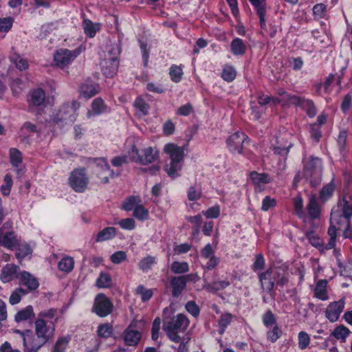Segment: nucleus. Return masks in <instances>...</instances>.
Instances as JSON below:
<instances>
[{
    "label": "nucleus",
    "mask_w": 352,
    "mask_h": 352,
    "mask_svg": "<svg viewBox=\"0 0 352 352\" xmlns=\"http://www.w3.org/2000/svg\"><path fill=\"white\" fill-rule=\"evenodd\" d=\"M272 327V329L267 332V339L274 343L280 337L282 331L277 324Z\"/></svg>",
    "instance_id": "8fccbe9b"
},
{
    "label": "nucleus",
    "mask_w": 352,
    "mask_h": 352,
    "mask_svg": "<svg viewBox=\"0 0 352 352\" xmlns=\"http://www.w3.org/2000/svg\"><path fill=\"white\" fill-rule=\"evenodd\" d=\"M18 266L14 264H7L1 269L0 275L1 280L4 283H9L17 277Z\"/></svg>",
    "instance_id": "aec40b11"
},
{
    "label": "nucleus",
    "mask_w": 352,
    "mask_h": 352,
    "mask_svg": "<svg viewBox=\"0 0 352 352\" xmlns=\"http://www.w3.org/2000/svg\"><path fill=\"white\" fill-rule=\"evenodd\" d=\"M69 341V338L67 337L59 338L54 345V352H64Z\"/></svg>",
    "instance_id": "bf43d9fd"
},
{
    "label": "nucleus",
    "mask_w": 352,
    "mask_h": 352,
    "mask_svg": "<svg viewBox=\"0 0 352 352\" xmlns=\"http://www.w3.org/2000/svg\"><path fill=\"white\" fill-rule=\"evenodd\" d=\"M112 285V279L110 274L105 272H101L96 281V286L100 289L109 288Z\"/></svg>",
    "instance_id": "473e14b6"
},
{
    "label": "nucleus",
    "mask_w": 352,
    "mask_h": 352,
    "mask_svg": "<svg viewBox=\"0 0 352 352\" xmlns=\"http://www.w3.org/2000/svg\"><path fill=\"white\" fill-rule=\"evenodd\" d=\"M81 52L80 47L74 50H59L54 55V60L58 66L63 67L71 63Z\"/></svg>",
    "instance_id": "9b49d317"
},
{
    "label": "nucleus",
    "mask_w": 352,
    "mask_h": 352,
    "mask_svg": "<svg viewBox=\"0 0 352 352\" xmlns=\"http://www.w3.org/2000/svg\"><path fill=\"white\" fill-rule=\"evenodd\" d=\"M79 107V104L76 102H74L71 105L65 104L54 115L52 118V120L55 123H59L60 122H74L76 118V110Z\"/></svg>",
    "instance_id": "6e6552de"
},
{
    "label": "nucleus",
    "mask_w": 352,
    "mask_h": 352,
    "mask_svg": "<svg viewBox=\"0 0 352 352\" xmlns=\"http://www.w3.org/2000/svg\"><path fill=\"white\" fill-rule=\"evenodd\" d=\"M133 211V217L140 221H144L148 219V211L141 204H139Z\"/></svg>",
    "instance_id": "a18cd8bd"
},
{
    "label": "nucleus",
    "mask_w": 352,
    "mask_h": 352,
    "mask_svg": "<svg viewBox=\"0 0 352 352\" xmlns=\"http://www.w3.org/2000/svg\"><path fill=\"white\" fill-rule=\"evenodd\" d=\"M60 318L58 309L50 308L41 311L34 320V336L33 342L35 346H43L54 338L56 324Z\"/></svg>",
    "instance_id": "f257e3e1"
},
{
    "label": "nucleus",
    "mask_w": 352,
    "mask_h": 352,
    "mask_svg": "<svg viewBox=\"0 0 352 352\" xmlns=\"http://www.w3.org/2000/svg\"><path fill=\"white\" fill-rule=\"evenodd\" d=\"M201 189L198 186H190L188 190L187 197L190 201H196L201 198Z\"/></svg>",
    "instance_id": "4d7b16f0"
},
{
    "label": "nucleus",
    "mask_w": 352,
    "mask_h": 352,
    "mask_svg": "<svg viewBox=\"0 0 352 352\" xmlns=\"http://www.w3.org/2000/svg\"><path fill=\"white\" fill-rule=\"evenodd\" d=\"M45 99V94L41 89H36L34 90L29 99V109L32 112L36 111L37 107L43 105Z\"/></svg>",
    "instance_id": "6ab92c4d"
},
{
    "label": "nucleus",
    "mask_w": 352,
    "mask_h": 352,
    "mask_svg": "<svg viewBox=\"0 0 352 352\" xmlns=\"http://www.w3.org/2000/svg\"><path fill=\"white\" fill-rule=\"evenodd\" d=\"M249 142L248 136L243 132H235L227 140V146L233 153H243V145Z\"/></svg>",
    "instance_id": "9d476101"
},
{
    "label": "nucleus",
    "mask_w": 352,
    "mask_h": 352,
    "mask_svg": "<svg viewBox=\"0 0 352 352\" xmlns=\"http://www.w3.org/2000/svg\"><path fill=\"white\" fill-rule=\"evenodd\" d=\"M168 283L171 287V294L174 298H177L186 289V285L182 276H171L168 278Z\"/></svg>",
    "instance_id": "f3484780"
},
{
    "label": "nucleus",
    "mask_w": 352,
    "mask_h": 352,
    "mask_svg": "<svg viewBox=\"0 0 352 352\" xmlns=\"http://www.w3.org/2000/svg\"><path fill=\"white\" fill-rule=\"evenodd\" d=\"M82 26L86 35L89 37H94L100 27L98 24H94L91 21L85 19L82 22Z\"/></svg>",
    "instance_id": "e433bc0d"
},
{
    "label": "nucleus",
    "mask_w": 352,
    "mask_h": 352,
    "mask_svg": "<svg viewBox=\"0 0 352 352\" xmlns=\"http://www.w3.org/2000/svg\"><path fill=\"white\" fill-rule=\"evenodd\" d=\"M261 288L267 293L274 289V285L283 287L288 282L286 270L280 267H271L258 274Z\"/></svg>",
    "instance_id": "7ed1b4c3"
},
{
    "label": "nucleus",
    "mask_w": 352,
    "mask_h": 352,
    "mask_svg": "<svg viewBox=\"0 0 352 352\" xmlns=\"http://www.w3.org/2000/svg\"><path fill=\"white\" fill-rule=\"evenodd\" d=\"M311 342V338L309 335L305 331H300L298 334V348L300 349H307Z\"/></svg>",
    "instance_id": "37998d69"
},
{
    "label": "nucleus",
    "mask_w": 352,
    "mask_h": 352,
    "mask_svg": "<svg viewBox=\"0 0 352 352\" xmlns=\"http://www.w3.org/2000/svg\"><path fill=\"white\" fill-rule=\"evenodd\" d=\"M265 265V261L263 256L261 254H258L255 256V261L252 268L254 272L261 270L264 268Z\"/></svg>",
    "instance_id": "774afa93"
},
{
    "label": "nucleus",
    "mask_w": 352,
    "mask_h": 352,
    "mask_svg": "<svg viewBox=\"0 0 352 352\" xmlns=\"http://www.w3.org/2000/svg\"><path fill=\"white\" fill-rule=\"evenodd\" d=\"M202 213L208 219H216L220 215V207L219 206L210 207L206 211H202Z\"/></svg>",
    "instance_id": "e2e57ef3"
},
{
    "label": "nucleus",
    "mask_w": 352,
    "mask_h": 352,
    "mask_svg": "<svg viewBox=\"0 0 352 352\" xmlns=\"http://www.w3.org/2000/svg\"><path fill=\"white\" fill-rule=\"evenodd\" d=\"M91 107L93 112L97 115L102 113L106 110V105L100 98H96L92 102Z\"/></svg>",
    "instance_id": "09e8293b"
},
{
    "label": "nucleus",
    "mask_w": 352,
    "mask_h": 352,
    "mask_svg": "<svg viewBox=\"0 0 352 352\" xmlns=\"http://www.w3.org/2000/svg\"><path fill=\"white\" fill-rule=\"evenodd\" d=\"M141 200L138 197L131 196L127 197L122 204V208L126 211L133 210L139 204Z\"/></svg>",
    "instance_id": "f704fd0d"
},
{
    "label": "nucleus",
    "mask_w": 352,
    "mask_h": 352,
    "mask_svg": "<svg viewBox=\"0 0 352 352\" xmlns=\"http://www.w3.org/2000/svg\"><path fill=\"white\" fill-rule=\"evenodd\" d=\"M113 333L112 326L108 323L100 324L98 327V334L102 338H109Z\"/></svg>",
    "instance_id": "603ef678"
},
{
    "label": "nucleus",
    "mask_w": 352,
    "mask_h": 352,
    "mask_svg": "<svg viewBox=\"0 0 352 352\" xmlns=\"http://www.w3.org/2000/svg\"><path fill=\"white\" fill-rule=\"evenodd\" d=\"M252 5L256 8V14H263L266 12V0H249Z\"/></svg>",
    "instance_id": "13d9d810"
},
{
    "label": "nucleus",
    "mask_w": 352,
    "mask_h": 352,
    "mask_svg": "<svg viewBox=\"0 0 352 352\" xmlns=\"http://www.w3.org/2000/svg\"><path fill=\"white\" fill-rule=\"evenodd\" d=\"M129 156L132 161L146 165L157 160L158 152L148 146L144 148L140 153L135 146H133L129 152Z\"/></svg>",
    "instance_id": "423d86ee"
},
{
    "label": "nucleus",
    "mask_w": 352,
    "mask_h": 352,
    "mask_svg": "<svg viewBox=\"0 0 352 352\" xmlns=\"http://www.w3.org/2000/svg\"><path fill=\"white\" fill-rule=\"evenodd\" d=\"M1 240V245L9 250H13L19 243L15 233L12 231L6 232Z\"/></svg>",
    "instance_id": "5701e85b"
},
{
    "label": "nucleus",
    "mask_w": 352,
    "mask_h": 352,
    "mask_svg": "<svg viewBox=\"0 0 352 352\" xmlns=\"http://www.w3.org/2000/svg\"><path fill=\"white\" fill-rule=\"evenodd\" d=\"M113 305L104 294H98L94 299L92 311L100 317H106L113 310Z\"/></svg>",
    "instance_id": "0eeeda50"
},
{
    "label": "nucleus",
    "mask_w": 352,
    "mask_h": 352,
    "mask_svg": "<svg viewBox=\"0 0 352 352\" xmlns=\"http://www.w3.org/2000/svg\"><path fill=\"white\" fill-rule=\"evenodd\" d=\"M169 75L173 82H179L183 75L182 68L177 65H172L169 69Z\"/></svg>",
    "instance_id": "49530a36"
},
{
    "label": "nucleus",
    "mask_w": 352,
    "mask_h": 352,
    "mask_svg": "<svg viewBox=\"0 0 352 352\" xmlns=\"http://www.w3.org/2000/svg\"><path fill=\"white\" fill-rule=\"evenodd\" d=\"M351 217L340 216L338 214H331L330 222L333 226H337L338 229L349 227L351 224Z\"/></svg>",
    "instance_id": "a878e982"
},
{
    "label": "nucleus",
    "mask_w": 352,
    "mask_h": 352,
    "mask_svg": "<svg viewBox=\"0 0 352 352\" xmlns=\"http://www.w3.org/2000/svg\"><path fill=\"white\" fill-rule=\"evenodd\" d=\"M4 184L1 186V192L5 195H8L12 186V179L10 174H6L3 178Z\"/></svg>",
    "instance_id": "052dcab7"
},
{
    "label": "nucleus",
    "mask_w": 352,
    "mask_h": 352,
    "mask_svg": "<svg viewBox=\"0 0 352 352\" xmlns=\"http://www.w3.org/2000/svg\"><path fill=\"white\" fill-rule=\"evenodd\" d=\"M351 333V331L343 324L336 327L331 333V336L334 337L336 340H341L342 342H345L346 338Z\"/></svg>",
    "instance_id": "c756f323"
},
{
    "label": "nucleus",
    "mask_w": 352,
    "mask_h": 352,
    "mask_svg": "<svg viewBox=\"0 0 352 352\" xmlns=\"http://www.w3.org/2000/svg\"><path fill=\"white\" fill-rule=\"evenodd\" d=\"M168 311H169L168 308L164 309L163 328L168 337L172 341L178 343L181 341V338L178 333L184 331L187 329L189 325V320L183 314L169 317L166 316Z\"/></svg>",
    "instance_id": "f03ea898"
},
{
    "label": "nucleus",
    "mask_w": 352,
    "mask_h": 352,
    "mask_svg": "<svg viewBox=\"0 0 352 352\" xmlns=\"http://www.w3.org/2000/svg\"><path fill=\"white\" fill-rule=\"evenodd\" d=\"M33 333L32 331H28L24 335V351L25 352H38V350L43 346H36L33 342Z\"/></svg>",
    "instance_id": "c85d7f7f"
},
{
    "label": "nucleus",
    "mask_w": 352,
    "mask_h": 352,
    "mask_svg": "<svg viewBox=\"0 0 352 352\" xmlns=\"http://www.w3.org/2000/svg\"><path fill=\"white\" fill-rule=\"evenodd\" d=\"M186 310L193 317L196 318L199 315V308L195 301H188L185 305Z\"/></svg>",
    "instance_id": "680f3d73"
},
{
    "label": "nucleus",
    "mask_w": 352,
    "mask_h": 352,
    "mask_svg": "<svg viewBox=\"0 0 352 352\" xmlns=\"http://www.w3.org/2000/svg\"><path fill=\"white\" fill-rule=\"evenodd\" d=\"M252 183L256 187H260L261 185L268 184L271 182L270 175L267 173H258L256 171H252L250 174Z\"/></svg>",
    "instance_id": "393cba45"
},
{
    "label": "nucleus",
    "mask_w": 352,
    "mask_h": 352,
    "mask_svg": "<svg viewBox=\"0 0 352 352\" xmlns=\"http://www.w3.org/2000/svg\"><path fill=\"white\" fill-rule=\"evenodd\" d=\"M294 105H298L303 109L309 117H314L316 114V108L311 100L299 97L290 98Z\"/></svg>",
    "instance_id": "a211bd4d"
},
{
    "label": "nucleus",
    "mask_w": 352,
    "mask_h": 352,
    "mask_svg": "<svg viewBox=\"0 0 352 352\" xmlns=\"http://www.w3.org/2000/svg\"><path fill=\"white\" fill-rule=\"evenodd\" d=\"M116 235V229L107 227L100 231L96 238V242H102L113 239Z\"/></svg>",
    "instance_id": "2f4dec72"
},
{
    "label": "nucleus",
    "mask_w": 352,
    "mask_h": 352,
    "mask_svg": "<svg viewBox=\"0 0 352 352\" xmlns=\"http://www.w3.org/2000/svg\"><path fill=\"white\" fill-rule=\"evenodd\" d=\"M307 210L311 219H315L319 217L320 208L316 195H310L309 196V202L307 205Z\"/></svg>",
    "instance_id": "4be33fe9"
},
{
    "label": "nucleus",
    "mask_w": 352,
    "mask_h": 352,
    "mask_svg": "<svg viewBox=\"0 0 352 352\" xmlns=\"http://www.w3.org/2000/svg\"><path fill=\"white\" fill-rule=\"evenodd\" d=\"M96 175L103 184H107L109 177H114V172L111 169L109 164L104 158H99L96 160Z\"/></svg>",
    "instance_id": "4468645a"
},
{
    "label": "nucleus",
    "mask_w": 352,
    "mask_h": 352,
    "mask_svg": "<svg viewBox=\"0 0 352 352\" xmlns=\"http://www.w3.org/2000/svg\"><path fill=\"white\" fill-rule=\"evenodd\" d=\"M345 305V300L342 298L338 301L331 302L327 307L325 311L326 318L331 322H336L340 314L342 312Z\"/></svg>",
    "instance_id": "2eb2a0df"
},
{
    "label": "nucleus",
    "mask_w": 352,
    "mask_h": 352,
    "mask_svg": "<svg viewBox=\"0 0 352 352\" xmlns=\"http://www.w3.org/2000/svg\"><path fill=\"white\" fill-rule=\"evenodd\" d=\"M351 201L346 197L340 199L337 205L332 209L331 214H338L340 216L352 217V198L349 197Z\"/></svg>",
    "instance_id": "dca6fc26"
},
{
    "label": "nucleus",
    "mask_w": 352,
    "mask_h": 352,
    "mask_svg": "<svg viewBox=\"0 0 352 352\" xmlns=\"http://www.w3.org/2000/svg\"><path fill=\"white\" fill-rule=\"evenodd\" d=\"M20 285L26 287L29 291H33L38 288V281L30 273L23 271L20 274Z\"/></svg>",
    "instance_id": "412c9836"
},
{
    "label": "nucleus",
    "mask_w": 352,
    "mask_h": 352,
    "mask_svg": "<svg viewBox=\"0 0 352 352\" xmlns=\"http://www.w3.org/2000/svg\"><path fill=\"white\" fill-rule=\"evenodd\" d=\"M34 317V312L32 305H28L25 308L19 311L15 316L14 320L16 322L26 321Z\"/></svg>",
    "instance_id": "cd10ccee"
},
{
    "label": "nucleus",
    "mask_w": 352,
    "mask_h": 352,
    "mask_svg": "<svg viewBox=\"0 0 352 352\" xmlns=\"http://www.w3.org/2000/svg\"><path fill=\"white\" fill-rule=\"evenodd\" d=\"M134 107L140 116H146L148 113L149 105L142 98H138L134 102Z\"/></svg>",
    "instance_id": "ea45409f"
},
{
    "label": "nucleus",
    "mask_w": 352,
    "mask_h": 352,
    "mask_svg": "<svg viewBox=\"0 0 352 352\" xmlns=\"http://www.w3.org/2000/svg\"><path fill=\"white\" fill-rule=\"evenodd\" d=\"M263 322L267 327H272L276 324V318L271 310H267L262 317Z\"/></svg>",
    "instance_id": "3c124183"
},
{
    "label": "nucleus",
    "mask_w": 352,
    "mask_h": 352,
    "mask_svg": "<svg viewBox=\"0 0 352 352\" xmlns=\"http://www.w3.org/2000/svg\"><path fill=\"white\" fill-rule=\"evenodd\" d=\"M231 52L234 55H243L245 53L247 47L239 38H234L230 43Z\"/></svg>",
    "instance_id": "7c9ffc66"
},
{
    "label": "nucleus",
    "mask_w": 352,
    "mask_h": 352,
    "mask_svg": "<svg viewBox=\"0 0 352 352\" xmlns=\"http://www.w3.org/2000/svg\"><path fill=\"white\" fill-rule=\"evenodd\" d=\"M155 263V258L148 255L143 258L138 263L139 268L142 271H148L151 269L152 265Z\"/></svg>",
    "instance_id": "c03bdc74"
},
{
    "label": "nucleus",
    "mask_w": 352,
    "mask_h": 352,
    "mask_svg": "<svg viewBox=\"0 0 352 352\" xmlns=\"http://www.w3.org/2000/svg\"><path fill=\"white\" fill-rule=\"evenodd\" d=\"M236 75V70L232 66L227 65L224 67L222 72L221 76L226 81H232Z\"/></svg>",
    "instance_id": "5fc2aeb1"
},
{
    "label": "nucleus",
    "mask_w": 352,
    "mask_h": 352,
    "mask_svg": "<svg viewBox=\"0 0 352 352\" xmlns=\"http://www.w3.org/2000/svg\"><path fill=\"white\" fill-rule=\"evenodd\" d=\"M294 206L296 213L299 217L304 216L302 199L297 196L294 199Z\"/></svg>",
    "instance_id": "338daca9"
},
{
    "label": "nucleus",
    "mask_w": 352,
    "mask_h": 352,
    "mask_svg": "<svg viewBox=\"0 0 352 352\" xmlns=\"http://www.w3.org/2000/svg\"><path fill=\"white\" fill-rule=\"evenodd\" d=\"M138 322L137 320H133L123 332V340L127 346H137L142 338V333L136 329Z\"/></svg>",
    "instance_id": "f8f14e48"
},
{
    "label": "nucleus",
    "mask_w": 352,
    "mask_h": 352,
    "mask_svg": "<svg viewBox=\"0 0 352 352\" xmlns=\"http://www.w3.org/2000/svg\"><path fill=\"white\" fill-rule=\"evenodd\" d=\"M88 183L89 178L87 177L84 168H76L71 173L69 177V184L76 192H84Z\"/></svg>",
    "instance_id": "1a4fd4ad"
},
{
    "label": "nucleus",
    "mask_w": 352,
    "mask_h": 352,
    "mask_svg": "<svg viewBox=\"0 0 352 352\" xmlns=\"http://www.w3.org/2000/svg\"><path fill=\"white\" fill-rule=\"evenodd\" d=\"M135 294L140 296L143 302H146L153 296V289H146L144 285H140L137 287Z\"/></svg>",
    "instance_id": "58836bf2"
},
{
    "label": "nucleus",
    "mask_w": 352,
    "mask_h": 352,
    "mask_svg": "<svg viewBox=\"0 0 352 352\" xmlns=\"http://www.w3.org/2000/svg\"><path fill=\"white\" fill-rule=\"evenodd\" d=\"M335 188V185L332 182L327 184L321 189L320 192V198L322 201H327L333 195Z\"/></svg>",
    "instance_id": "a19ab883"
},
{
    "label": "nucleus",
    "mask_w": 352,
    "mask_h": 352,
    "mask_svg": "<svg viewBox=\"0 0 352 352\" xmlns=\"http://www.w3.org/2000/svg\"><path fill=\"white\" fill-rule=\"evenodd\" d=\"M74 267V258L69 256H64L58 264L59 270L69 273L72 271Z\"/></svg>",
    "instance_id": "72a5a7b5"
},
{
    "label": "nucleus",
    "mask_w": 352,
    "mask_h": 352,
    "mask_svg": "<svg viewBox=\"0 0 352 352\" xmlns=\"http://www.w3.org/2000/svg\"><path fill=\"white\" fill-rule=\"evenodd\" d=\"M116 50H117V47H112L109 51V57H105L100 63L102 72L107 77H112L118 71V62L117 57L116 55L113 56H111L113 51Z\"/></svg>",
    "instance_id": "ddd939ff"
},
{
    "label": "nucleus",
    "mask_w": 352,
    "mask_h": 352,
    "mask_svg": "<svg viewBox=\"0 0 352 352\" xmlns=\"http://www.w3.org/2000/svg\"><path fill=\"white\" fill-rule=\"evenodd\" d=\"M16 247L18 248H17V252L16 253V256L17 258H19V259L23 258L25 256L31 254V253H32V250H31L30 247L26 243L20 244L19 243V245Z\"/></svg>",
    "instance_id": "864d4df0"
},
{
    "label": "nucleus",
    "mask_w": 352,
    "mask_h": 352,
    "mask_svg": "<svg viewBox=\"0 0 352 352\" xmlns=\"http://www.w3.org/2000/svg\"><path fill=\"white\" fill-rule=\"evenodd\" d=\"M10 60L16 65V67L20 70H25L28 67V61L23 58L18 54H13L10 56Z\"/></svg>",
    "instance_id": "79ce46f5"
},
{
    "label": "nucleus",
    "mask_w": 352,
    "mask_h": 352,
    "mask_svg": "<svg viewBox=\"0 0 352 352\" xmlns=\"http://www.w3.org/2000/svg\"><path fill=\"white\" fill-rule=\"evenodd\" d=\"M305 175L310 178L311 186H318L322 177V162L320 158L310 157L305 164Z\"/></svg>",
    "instance_id": "39448f33"
},
{
    "label": "nucleus",
    "mask_w": 352,
    "mask_h": 352,
    "mask_svg": "<svg viewBox=\"0 0 352 352\" xmlns=\"http://www.w3.org/2000/svg\"><path fill=\"white\" fill-rule=\"evenodd\" d=\"M327 280L325 279L320 280L316 283L314 290V295L316 298L322 300H327L329 296L327 292Z\"/></svg>",
    "instance_id": "bb28decb"
},
{
    "label": "nucleus",
    "mask_w": 352,
    "mask_h": 352,
    "mask_svg": "<svg viewBox=\"0 0 352 352\" xmlns=\"http://www.w3.org/2000/svg\"><path fill=\"white\" fill-rule=\"evenodd\" d=\"M170 270L176 274H184L189 271V265L185 261H174L170 265Z\"/></svg>",
    "instance_id": "4c0bfd02"
},
{
    "label": "nucleus",
    "mask_w": 352,
    "mask_h": 352,
    "mask_svg": "<svg viewBox=\"0 0 352 352\" xmlns=\"http://www.w3.org/2000/svg\"><path fill=\"white\" fill-rule=\"evenodd\" d=\"M312 10L316 19H323L327 14V6L322 3H317L313 7Z\"/></svg>",
    "instance_id": "de8ad7c7"
},
{
    "label": "nucleus",
    "mask_w": 352,
    "mask_h": 352,
    "mask_svg": "<svg viewBox=\"0 0 352 352\" xmlns=\"http://www.w3.org/2000/svg\"><path fill=\"white\" fill-rule=\"evenodd\" d=\"M230 285L228 280L214 281L211 285L207 286V289L210 291H219L227 287Z\"/></svg>",
    "instance_id": "69168bd1"
},
{
    "label": "nucleus",
    "mask_w": 352,
    "mask_h": 352,
    "mask_svg": "<svg viewBox=\"0 0 352 352\" xmlns=\"http://www.w3.org/2000/svg\"><path fill=\"white\" fill-rule=\"evenodd\" d=\"M10 163L13 166L16 168V171L19 173L20 170L19 167L22 163V154L16 148H11L10 150Z\"/></svg>",
    "instance_id": "c9c22d12"
},
{
    "label": "nucleus",
    "mask_w": 352,
    "mask_h": 352,
    "mask_svg": "<svg viewBox=\"0 0 352 352\" xmlns=\"http://www.w3.org/2000/svg\"><path fill=\"white\" fill-rule=\"evenodd\" d=\"M232 319V315L229 313L223 314L221 316L219 324L220 327L221 328V333H223V332L225 331V329L227 327V326L231 322Z\"/></svg>",
    "instance_id": "0e129e2a"
},
{
    "label": "nucleus",
    "mask_w": 352,
    "mask_h": 352,
    "mask_svg": "<svg viewBox=\"0 0 352 352\" xmlns=\"http://www.w3.org/2000/svg\"><path fill=\"white\" fill-rule=\"evenodd\" d=\"M164 150L170 158V164L166 166V172L174 179L179 175L177 172L182 169L184 155V148L175 144H168L165 145Z\"/></svg>",
    "instance_id": "20e7f679"
},
{
    "label": "nucleus",
    "mask_w": 352,
    "mask_h": 352,
    "mask_svg": "<svg viewBox=\"0 0 352 352\" xmlns=\"http://www.w3.org/2000/svg\"><path fill=\"white\" fill-rule=\"evenodd\" d=\"M28 293V292L25 291L22 288H19L14 290L10 295L9 298V302L11 305H16L21 301V296Z\"/></svg>",
    "instance_id": "6e6d98bb"
},
{
    "label": "nucleus",
    "mask_w": 352,
    "mask_h": 352,
    "mask_svg": "<svg viewBox=\"0 0 352 352\" xmlns=\"http://www.w3.org/2000/svg\"><path fill=\"white\" fill-rule=\"evenodd\" d=\"M79 92L80 96L89 99L98 92V86L92 83L85 82L80 85Z\"/></svg>",
    "instance_id": "b1692460"
}]
</instances>
